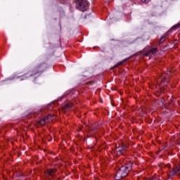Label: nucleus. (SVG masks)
<instances>
[{
	"instance_id": "1",
	"label": "nucleus",
	"mask_w": 180,
	"mask_h": 180,
	"mask_svg": "<svg viewBox=\"0 0 180 180\" xmlns=\"http://www.w3.org/2000/svg\"><path fill=\"white\" fill-rule=\"evenodd\" d=\"M46 68H47V65H46V63H41L38 66H37L33 70H29L22 76L18 77V78H19L20 81H25V79H29L30 77H34V75L41 74V72H44Z\"/></svg>"
},
{
	"instance_id": "2",
	"label": "nucleus",
	"mask_w": 180,
	"mask_h": 180,
	"mask_svg": "<svg viewBox=\"0 0 180 180\" xmlns=\"http://www.w3.org/2000/svg\"><path fill=\"white\" fill-rule=\"evenodd\" d=\"M133 163L131 162H128L124 165L120 167L115 174V179L120 180L123 179V178H126L127 175H129V172L131 171V167Z\"/></svg>"
},
{
	"instance_id": "3",
	"label": "nucleus",
	"mask_w": 180,
	"mask_h": 180,
	"mask_svg": "<svg viewBox=\"0 0 180 180\" xmlns=\"http://www.w3.org/2000/svg\"><path fill=\"white\" fill-rule=\"evenodd\" d=\"M76 8L82 12H85V11H88V8H89V4H88L87 1L77 0L76 1Z\"/></svg>"
},
{
	"instance_id": "4",
	"label": "nucleus",
	"mask_w": 180,
	"mask_h": 180,
	"mask_svg": "<svg viewBox=\"0 0 180 180\" xmlns=\"http://www.w3.org/2000/svg\"><path fill=\"white\" fill-rule=\"evenodd\" d=\"M52 117H53V115H49L47 116L42 117L39 121L37 122L36 124L37 127H41V126H46L47 123H50Z\"/></svg>"
},
{
	"instance_id": "5",
	"label": "nucleus",
	"mask_w": 180,
	"mask_h": 180,
	"mask_svg": "<svg viewBox=\"0 0 180 180\" xmlns=\"http://www.w3.org/2000/svg\"><path fill=\"white\" fill-rule=\"evenodd\" d=\"M127 147L124 145H122L120 146L117 147L115 150L112 151L113 155H116L117 157L119 155H123L124 153H126V149Z\"/></svg>"
},
{
	"instance_id": "6",
	"label": "nucleus",
	"mask_w": 180,
	"mask_h": 180,
	"mask_svg": "<svg viewBox=\"0 0 180 180\" xmlns=\"http://www.w3.org/2000/svg\"><path fill=\"white\" fill-rule=\"evenodd\" d=\"M167 79V77H164L163 79L161 80V84H158L155 88L157 89V92L162 93L165 91V88H167V85H168V82H165Z\"/></svg>"
},
{
	"instance_id": "7",
	"label": "nucleus",
	"mask_w": 180,
	"mask_h": 180,
	"mask_svg": "<svg viewBox=\"0 0 180 180\" xmlns=\"http://www.w3.org/2000/svg\"><path fill=\"white\" fill-rule=\"evenodd\" d=\"M158 51V48H152L148 51H143V56L146 57H148V56H152L153 54H155Z\"/></svg>"
},
{
	"instance_id": "8",
	"label": "nucleus",
	"mask_w": 180,
	"mask_h": 180,
	"mask_svg": "<svg viewBox=\"0 0 180 180\" xmlns=\"http://www.w3.org/2000/svg\"><path fill=\"white\" fill-rule=\"evenodd\" d=\"M56 172H57V169L52 168V169H48L46 171V175L48 176H54L56 175Z\"/></svg>"
},
{
	"instance_id": "9",
	"label": "nucleus",
	"mask_w": 180,
	"mask_h": 180,
	"mask_svg": "<svg viewBox=\"0 0 180 180\" xmlns=\"http://www.w3.org/2000/svg\"><path fill=\"white\" fill-rule=\"evenodd\" d=\"M74 106V104L72 103H68L63 105V109H71V108Z\"/></svg>"
},
{
	"instance_id": "10",
	"label": "nucleus",
	"mask_w": 180,
	"mask_h": 180,
	"mask_svg": "<svg viewBox=\"0 0 180 180\" xmlns=\"http://www.w3.org/2000/svg\"><path fill=\"white\" fill-rule=\"evenodd\" d=\"M159 167H160V168H171V165L168 164V165H165V163H161Z\"/></svg>"
},
{
	"instance_id": "11",
	"label": "nucleus",
	"mask_w": 180,
	"mask_h": 180,
	"mask_svg": "<svg viewBox=\"0 0 180 180\" xmlns=\"http://www.w3.org/2000/svg\"><path fill=\"white\" fill-rule=\"evenodd\" d=\"M165 37H167V34H165L163 35V37H162L160 39V44H161L162 43H164V41H165Z\"/></svg>"
},
{
	"instance_id": "12",
	"label": "nucleus",
	"mask_w": 180,
	"mask_h": 180,
	"mask_svg": "<svg viewBox=\"0 0 180 180\" xmlns=\"http://www.w3.org/2000/svg\"><path fill=\"white\" fill-rule=\"evenodd\" d=\"M141 2H142V4H145V5H147V4L150 2V0H141Z\"/></svg>"
},
{
	"instance_id": "13",
	"label": "nucleus",
	"mask_w": 180,
	"mask_h": 180,
	"mask_svg": "<svg viewBox=\"0 0 180 180\" xmlns=\"http://www.w3.org/2000/svg\"><path fill=\"white\" fill-rule=\"evenodd\" d=\"M122 64H123V62H120L118 64L115 65V68H116L119 67V65H122Z\"/></svg>"
},
{
	"instance_id": "14",
	"label": "nucleus",
	"mask_w": 180,
	"mask_h": 180,
	"mask_svg": "<svg viewBox=\"0 0 180 180\" xmlns=\"http://www.w3.org/2000/svg\"><path fill=\"white\" fill-rule=\"evenodd\" d=\"M150 180H158V178L156 176L150 177Z\"/></svg>"
},
{
	"instance_id": "15",
	"label": "nucleus",
	"mask_w": 180,
	"mask_h": 180,
	"mask_svg": "<svg viewBox=\"0 0 180 180\" xmlns=\"http://www.w3.org/2000/svg\"><path fill=\"white\" fill-rule=\"evenodd\" d=\"M145 180H151V177H150L149 179H146Z\"/></svg>"
},
{
	"instance_id": "16",
	"label": "nucleus",
	"mask_w": 180,
	"mask_h": 180,
	"mask_svg": "<svg viewBox=\"0 0 180 180\" xmlns=\"http://www.w3.org/2000/svg\"><path fill=\"white\" fill-rule=\"evenodd\" d=\"M164 75H165V73H163V74H162V77H164Z\"/></svg>"
}]
</instances>
